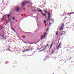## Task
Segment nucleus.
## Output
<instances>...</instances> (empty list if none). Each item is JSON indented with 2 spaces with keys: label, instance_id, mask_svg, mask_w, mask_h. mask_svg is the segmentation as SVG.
I'll return each mask as SVG.
<instances>
[{
  "label": "nucleus",
  "instance_id": "obj_27",
  "mask_svg": "<svg viewBox=\"0 0 74 74\" xmlns=\"http://www.w3.org/2000/svg\"><path fill=\"white\" fill-rule=\"evenodd\" d=\"M13 20H15V18L13 17Z\"/></svg>",
  "mask_w": 74,
  "mask_h": 74
},
{
  "label": "nucleus",
  "instance_id": "obj_29",
  "mask_svg": "<svg viewBox=\"0 0 74 74\" xmlns=\"http://www.w3.org/2000/svg\"><path fill=\"white\" fill-rule=\"evenodd\" d=\"M3 19H4V17H3V18L2 19H1V21H2V20H3Z\"/></svg>",
  "mask_w": 74,
  "mask_h": 74
},
{
  "label": "nucleus",
  "instance_id": "obj_41",
  "mask_svg": "<svg viewBox=\"0 0 74 74\" xmlns=\"http://www.w3.org/2000/svg\"><path fill=\"white\" fill-rule=\"evenodd\" d=\"M5 16L4 15V16H3L4 18V16Z\"/></svg>",
  "mask_w": 74,
  "mask_h": 74
},
{
  "label": "nucleus",
  "instance_id": "obj_10",
  "mask_svg": "<svg viewBox=\"0 0 74 74\" xmlns=\"http://www.w3.org/2000/svg\"><path fill=\"white\" fill-rule=\"evenodd\" d=\"M50 15H51V13H50V12H49L48 13V16H50Z\"/></svg>",
  "mask_w": 74,
  "mask_h": 74
},
{
  "label": "nucleus",
  "instance_id": "obj_34",
  "mask_svg": "<svg viewBox=\"0 0 74 74\" xmlns=\"http://www.w3.org/2000/svg\"><path fill=\"white\" fill-rule=\"evenodd\" d=\"M23 38H25V36H23Z\"/></svg>",
  "mask_w": 74,
  "mask_h": 74
},
{
  "label": "nucleus",
  "instance_id": "obj_7",
  "mask_svg": "<svg viewBox=\"0 0 74 74\" xmlns=\"http://www.w3.org/2000/svg\"><path fill=\"white\" fill-rule=\"evenodd\" d=\"M74 14L73 12H70V13L69 12L67 14V15H71V14Z\"/></svg>",
  "mask_w": 74,
  "mask_h": 74
},
{
  "label": "nucleus",
  "instance_id": "obj_16",
  "mask_svg": "<svg viewBox=\"0 0 74 74\" xmlns=\"http://www.w3.org/2000/svg\"><path fill=\"white\" fill-rule=\"evenodd\" d=\"M8 50L9 51H11L10 50V49L9 48H8V49H6V51H8Z\"/></svg>",
  "mask_w": 74,
  "mask_h": 74
},
{
  "label": "nucleus",
  "instance_id": "obj_13",
  "mask_svg": "<svg viewBox=\"0 0 74 74\" xmlns=\"http://www.w3.org/2000/svg\"><path fill=\"white\" fill-rule=\"evenodd\" d=\"M38 12H41L42 14V10H38Z\"/></svg>",
  "mask_w": 74,
  "mask_h": 74
},
{
  "label": "nucleus",
  "instance_id": "obj_36",
  "mask_svg": "<svg viewBox=\"0 0 74 74\" xmlns=\"http://www.w3.org/2000/svg\"><path fill=\"white\" fill-rule=\"evenodd\" d=\"M51 48H52V47H51L50 46V48H49V49H51Z\"/></svg>",
  "mask_w": 74,
  "mask_h": 74
},
{
  "label": "nucleus",
  "instance_id": "obj_28",
  "mask_svg": "<svg viewBox=\"0 0 74 74\" xmlns=\"http://www.w3.org/2000/svg\"><path fill=\"white\" fill-rule=\"evenodd\" d=\"M48 44H47V45H46V46H47V47H48Z\"/></svg>",
  "mask_w": 74,
  "mask_h": 74
},
{
  "label": "nucleus",
  "instance_id": "obj_43",
  "mask_svg": "<svg viewBox=\"0 0 74 74\" xmlns=\"http://www.w3.org/2000/svg\"><path fill=\"white\" fill-rule=\"evenodd\" d=\"M73 14H74V12H73Z\"/></svg>",
  "mask_w": 74,
  "mask_h": 74
},
{
  "label": "nucleus",
  "instance_id": "obj_21",
  "mask_svg": "<svg viewBox=\"0 0 74 74\" xmlns=\"http://www.w3.org/2000/svg\"><path fill=\"white\" fill-rule=\"evenodd\" d=\"M44 23H46V21H45V20L44 21Z\"/></svg>",
  "mask_w": 74,
  "mask_h": 74
},
{
  "label": "nucleus",
  "instance_id": "obj_35",
  "mask_svg": "<svg viewBox=\"0 0 74 74\" xmlns=\"http://www.w3.org/2000/svg\"><path fill=\"white\" fill-rule=\"evenodd\" d=\"M46 34V33H45L44 34V35L45 36Z\"/></svg>",
  "mask_w": 74,
  "mask_h": 74
},
{
  "label": "nucleus",
  "instance_id": "obj_40",
  "mask_svg": "<svg viewBox=\"0 0 74 74\" xmlns=\"http://www.w3.org/2000/svg\"><path fill=\"white\" fill-rule=\"evenodd\" d=\"M9 34H8V35H9Z\"/></svg>",
  "mask_w": 74,
  "mask_h": 74
},
{
  "label": "nucleus",
  "instance_id": "obj_5",
  "mask_svg": "<svg viewBox=\"0 0 74 74\" xmlns=\"http://www.w3.org/2000/svg\"><path fill=\"white\" fill-rule=\"evenodd\" d=\"M59 29L60 30H62L63 29V27L61 26L60 27V28Z\"/></svg>",
  "mask_w": 74,
  "mask_h": 74
},
{
  "label": "nucleus",
  "instance_id": "obj_33",
  "mask_svg": "<svg viewBox=\"0 0 74 74\" xmlns=\"http://www.w3.org/2000/svg\"><path fill=\"white\" fill-rule=\"evenodd\" d=\"M48 29L47 30V32H48Z\"/></svg>",
  "mask_w": 74,
  "mask_h": 74
},
{
  "label": "nucleus",
  "instance_id": "obj_14",
  "mask_svg": "<svg viewBox=\"0 0 74 74\" xmlns=\"http://www.w3.org/2000/svg\"><path fill=\"white\" fill-rule=\"evenodd\" d=\"M11 27L12 30H13L14 32H15V31L14 30V29H13V28L12 27V26H11Z\"/></svg>",
  "mask_w": 74,
  "mask_h": 74
},
{
  "label": "nucleus",
  "instance_id": "obj_11",
  "mask_svg": "<svg viewBox=\"0 0 74 74\" xmlns=\"http://www.w3.org/2000/svg\"><path fill=\"white\" fill-rule=\"evenodd\" d=\"M43 49H42L39 52H41V51H43L44 50H45V49H46L45 48H44V47Z\"/></svg>",
  "mask_w": 74,
  "mask_h": 74
},
{
  "label": "nucleus",
  "instance_id": "obj_18",
  "mask_svg": "<svg viewBox=\"0 0 74 74\" xmlns=\"http://www.w3.org/2000/svg\"><path fill=\"white\" fill-rule=\"evenodd\" d=\"M43 39V36H42L41 37V40H42Z\"/></svg>",
  "mask_w": 74,
  "mask_h": 74
},
{
  "label": "nucleus",
  "instance_id": "obj_19",
  "mask_svg": "<svg viewBox=\"0 0 74 74\" xmlns=\"http://www.w3.org/2000/svg\"><path fill=\"white\" fill-rule=\"evenodd\" d=\"M44 11L45 12V13H46V14H47V11L44 10Z\"/></svg>",
  "mask_w": 74,
  "mask_h": 74
},
{
  "label": "nucleus",
  "instance_id": "obj_8",
  "mask_svg": "<svg viewBox=\"0 0 74 74\" xmlns=\"http://www.w3.org/2000/svg\"><path fill=\"white\" fill-rule=\"evenodd\" d=\"M66 34V33L64 31L62 32V33L61 34V35H64Z\"/></svg>",
  "mask_w": 74,
  "mask_h": 74
},
{
  "label": "nucleus",
  "instance_id": "obj_44",
  "mask_svg": "<svg viewBox=\"0 0 74 74\" xmlns=\"http://www.w3.org/2000/svg\"><path fill=\"white\" fill-rule=\"evenodd\" d=\"M44 47H45V46H44Z\"/></svg>",
  "mask_w": 74,
  "mask_h": 74
},
{
  "label": "nucleus",
  "instance_id": "obj_20",
  "mask_svg": "<svg viewBox=\"0 0 74 74\" xmlns=\"http://www.w3.org/2000/svg\"><path fill=\"white\" fill-rule=\"evenodd\" d=\"M54 51H52L51 53V54H53V53H54Z\"/></svg>",
  "mask_w": 74,
  "mask_h": 74
},
{
  "label": "nucleus",
  "instance_id": "obj_2",
  "mask_svg": "<svg viewBox=\"0 0 74 74\" xmlns=\"http://www.w3.org/2000/svg\"><path fill=\"white\" fill-rule=\"evenodd\" d=\"M29 3V2H28L27 1L23 2L22 3V5L23 6H24L26 4H27V3Z\"/></svg>",
  "mask_w": 74,
  "mask_h": 74
},
{
  "label": "nucleus",
  "instance_id": "obj_42",
  "mask_svg": "<svg viewBox=\"0 0 74 74\" xmlns=\"http://www.w3.org/2000/svg\"><path fill=\"white\" fill-rule=\"evenodd\" d=\"M32 44H33V43H31Z\"/></svg>",
  "mask_w": 74,
  "mask_h": 74
},
{
  "label": "nucleus",
  "instance_id": "obj_15",
  "mask_svg": "<svg viewBox=\"0 0 74 74\" xmlns=\"http://www.w3.org/2000/svg\"><path fill=\"white\" fill-rule=\"evenodd\" d=\"M64 23H63L62 24L61 26V27H64Z\"/></svg>",
  "mask_w": 74,
  "mask_h": 74
},
{
  "label": "nucleus",
  "instance_id": "obj_30",
  "mask_svg": "<svg viewBox=\"0 0 74 74\" xmlns=\"http://www.w3.org/2000/svg\"><path fill=\"white\" fill-rule=\"evenodd\" d=\"M10 20H10V19H8V21H10Z\"/></svg>",
  "mask_w": 74,
  "mask_h": 74
},
{
  "label": "nucleus",
  "instance_id": "obj_22",
  "mask_svg": "<svg viewBox=\"0 0 74 74\" xmlns=\"http://www.w3.org/2000/svg\"><path fill=\"white\" fill-rule=\"evenodd\" d=\"M56 35H58V31H57V32L56 33Z\"/></svg>",
  "mask_w": 74,
  "mask_h": 74
},
{
  "label": "nucleus",
  "instance_id": "obj_23",
  "mask_svg": "<svg viewBox=\"0 0 74 74\" xmlns=\"http://www.w3.org/2000/svg\"><path fill=\"white\" fill-rule=\"evenodd\" d=\"M2 37H4V35H3V36H1Z\"/></svg>",
  "mask_w": 74,
  "mask_h": 74
},
{
  "label": "nucleus",
  "instance_id": "obj_26",
  "mask_svg": "<svg viewBox=\"0 0 74 74\" xmlns=\"http://www.w3.org/2000/svg\"><path fill=\"white\" fill-rule=\"evenodd\" d=\"M4 38H6L4 37V36L3 37V38H2V39H4Z\"/></svg>",
  "mask_w": 74,
  "mask_h": 74
},
{
  "label": "nucleus",
  "instance_id": "obj_9",
  "mask_svg": "<svg viewBox=\"0 0 74 74\" xmlns=\"http://www.w3.org/2000/svg\"><path fill=\"white\" fill-rule=\"evenodd\" d=\"M13 63L14 64H16L18 63V62L15 61L13 62Z\"/></svg>",
  "mask_w": 74,
  "mask_h": 74
},
{
  "label": "nucleus",
  "instance_id": "obj_3",
  "mask_svg": "<svg viewBox=\"0 0 74 74\" xmlns=\"http://www.w3.org/2000/svg\"><path fill=\"white\" fill-rule=\"evenodd\" d=\"M48 18L46 17V19L47 21H51V18H50V16H48Z\"/></svg>",
  "mask_w": 74,
  "mask_h": 74
},
{
  "label": "nucleus",
  "instance_id": "obj_1",
  "mask_svg": "<svg viewBox=\"0 0 74 74\" xmlns=\"http://www.w3.org/2000/svg\"><path fill=\"white\" fill-rule=\"evenodd\" d=\"M33 50V47H29V49H27V51H32Z\"/></svg>",
  "mask_w": 74,
  "mask_h": 74
},
{
  "label": "nucleus",
  "instance_id": "obj_6",
  "mask_svg": "<svg viewBox=\"0 0 74 74\" xmlns=\"http://www.w3.org/2000/svg\"><path fill=\"white\" fill-rule=\"evenodd\" d=\"M42 14L43 15V16H45V17H46V15H47V14H44L43 13H42Z\"/></svg>",
  "mask_w": 74,
  "mask_h": 74
},
{
  "label": "nucleus",
  "instance_id": "obj_39",
  "mask_svg": "<svg viewBox=\"0 0 74 74\" xmlns=\"http://www.w3.org/2000/svg\"><path fill=\"white\" fill-rule=\"evenodd\" d=\"M30 3H31V4H32V2H30Z\"/></svg>",
  "mask_w": 74,
  "mask_h": 74
},
{
  "label": "nucleus",
  "instance_id": "obj_37",
  "mask_svg": "<svg viewBox=\"0 0 74 74\" xmlns=\"http://www.w3.org/2000/svg\"><path fill=\"white\" fill-rule=\"evenodd\" d=\"M42 48H43V47H41L40 48V49H41Z\"/></svg>",
  "mask_w": 74,
  "mask_h": 74
},
{
  "label": "nucleus",
  "instance_id": "obj_31",
  "mask_svg": "<svg viewBox=\"0 0 74 74\" xmlns=\"http://www.w3.org/2000/svg\"><path fill=\"white\" fill-rule=\"evenodd\" d=\"M52 45H53V44H52L51 45V46L50 47H52Z\"/></svg>",
  "mask_w": 74,
  "mask_h": 74
},
{
  "label": "nucleus",
  "instance_id": "obj_4",
  "mask_svg": "<svg viewBox=\"0 0 74 74\" xmlns=\"http://www.w3.org/2000/svg\"><path fill=\"white\" fill-rule=\"evenodd\" d=\"M16 11L17 12H18L19 11L20 9L19 8V7H17V8H16Z\"/></svg>",
  "mask_w": 74,
  "mask_h": 74
},
{
  "label": "nucleus",
  "instance_id": "obj_32",
  "mask_svg": "<svg viewBox=\"0 0 74 74\" xmlns=\"http://www.w3.org/2000/svg\"><path fill=\"white\" fill-rule=\"evenodd\" d=\"M60 44H61V43H60V45H59V46H58V47L59 48V46H60Z\"/></svg>",
  "mask_w": 74,
  "mask_h": 74
},
{
  "label": "nucleus",
  "instance_id": "obj_24",
  "mask_svg": "<svg viewBox=\"0 0 74 74\" xmlns=\"http://www.w3.org/2000/svg\"><path fill=\"white\" fill-rule=\"evenodd\" d=\"M7 23H8V21H7V22L6 23V24H5V25H7Z\"/></svg>",
  "mask_w": 74,
  "mask_h": 74
},
{
  "label": "nucleus",
  "instance_id": "obj_12",
  "mask_svg": "<svg viewBox=\"0 0 74 74\" xmlns=\"http://www.w3.org/2000/svg\"><path fill=\"white\" fill-rule=\"evenodd\" d=\"M27 49H25L23 51V52H26V51H27Z\"/></svg>",
  "mask_w": 74,
  "mask_h": 74
},
{
  "label": "nucleus",
  "instance_id": "obj_25",
  "mask_svg": "<svg viewBox=\"0 0 74 74\" xmlns=\"http://www.w3.org/2000/svg\"><path fill=\"white\" fill-rule=\"evenodd\" d=\"M67 18V17H65V18H64V20H65V19H66Z\"/></svg>",
  "mask_w": 74,
  "mask_h": 74
},
{
  "label": "nucleus",
  "instance_id": "obj_38",
  "mask_svg": "<svg viewBox=\"0 0 74 74\" xmlns=\"http://www.w3.org/2000/svg\"><path fill=\"white\" fill-rule=\"evenodd\" d=\"M45 35H44V36H43V37H45Z\"/></svg>",
  "mask_w": 74,
  "mask_h": 74
},
{
  "label": "nucleus",
  "instance_id": "obj_17",
  "mask_svg": "<svg viewBox=\"0 0 74 74\" xmlns=\"http://www.w3.org/2000/svg\"><path fill=\"white\" fill-rule=\"evenodd\" d=\"M10 15L8 14V18L9 19L10 18Z\"/></svg>",
  "mask_w": 74,
  "mask_h": 74
}]
</instances>
